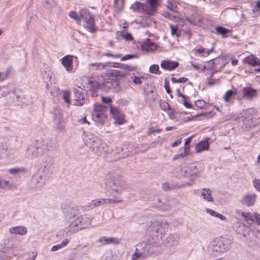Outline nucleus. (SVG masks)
<instances>
[{
    "label": "nucleus",
    "instance_id": "f257e3e1",
    "mask_svg": "<svg viewBox=\"0 0 260 260\" xmlns=\"http://www.w3.org/2000/svg\"><path fill=\"white\" fill-rule=\"evenodd\" d=\"M83 139L90 150L97 156L106 155L108 152L106 144L103 143L99 138L90 132H86L83 134Z\"/></svg>",
    "mask_w": 260,
    "mask_h": 260
},
{
    "label": "nucleus",
    "instance_id": "f03ea898",
    "mask_svg": "<svg viewBox=\"0 0 260 260\" xmlns=\"http://www.w3.org/2000/svg\"><path fill=\"white\" fill-rule=\"evenodd\" d=\"M125 187L126 185L124 181L121 180H114L111 187V194L114 196V198L93 200L91 201L93 207L95 208L104 204H114L121 202L122 200L117 197L116 196L121 194Z\"/></svg>",
    "mask_w": 260,
    "mask_h": 260
},
{
    "label": "nucleus",
    "instance_id": "7ed1b4c3",
    "mask_svg": "<svg viewBox=\"0 0 260 260\" xmlns=\"http://www.w3.org/2000/svg\"><path fill=\"white\" fill-rule=\"evenodd\" d=\"M233 243V239L231 237H219L210 243L208 251L210 255L218 256L229 251L231 248Z\"/></svg>",
    "mask_w": 260,
    "mask_h": 260
},
{
    "label": "nucleus",
    "instance_id": "20e7f679",
    "mask_svg": "<svg viewBox=\"0 0 260 260\" xmlns=\"http://www.w3.org/2000/svg\"><path fill=\"white\" fill-rule=\"evenodd\" d=\"M91 218L88 215H80L70 220V225L66 229V232L73 234L84 229L91 223Z\"/></svg>",
    "mask_w": 260,
    "mask_h": 260
},
{
    "label": "nucleus",
    "instance_id": "39448f33",
    "mask_svg": "<svg viewBox=\"0 0 260 260\" xmlns=\"http://www.w3.org/2000/svg\"><path fill=\"white\" fill-rule=\"evenodd\" d=\"M9 94H12V98L16 100L18 104L20 103L23 105H28L30 101L24 96L22 91L19 89L15 88L13 85L10 84L7 86L0 88V95L5 96Z\"/></svg>",
    "mask_w": 260,
    "mask_h": 260
},
{
    "label": "nucleus",
    "instance_id": "423d86ee",
    "mask_svg": "<svg viewBox=\"0 0 260 260\" xmlns=\"http://www.w3.org/2000/svg\"><path fill=\"white\" fill-rule=\"evenodd\" d=\"M203 168L200 165L188 164L184 166H180L178 168V175L180 177H198L203 171Z\"/></svg>",
    "mask_w": 260,
    "mask_h": 260
},
{
    "label": "nucleus",
    "instance_id": "0eeeda50",
    "mask_svg": "<svg viewBox=\"0 0 260 260\" xmlns=\"http://www.w3.org/2000/svg\"><path fill=\"white\" fill-rule=\"evenodd\" d=\"M106 107L101 104H95L92 112V119L96 125H103L105 124L107 120Z\"/></svg>",
    "mask_w": 260,
    "mask_h": 260
},
{
    "label": "nucleus",
    "instance_id": "6e6552de",
    "mask_svg": "<svg viewBox=\"0 0 260 260\" xmlns=\"http://www.w3.org/2000/svg\"><path fill=\"white\" fill-rule=\"evenodd\" d=\"M162 218V216H158L153 218L151 221L150 225L151 230L156 233V236L160 238L165 235L168 229V223Z\"/></svg>",
    "mask_w": 260,
    "mask_h": 260
},
{
    "label": "nucleus",
    "instance_id": "1a4fd4ad",
    "mask_svg": "<svg viewBox=\"0 0 260 260\" xmlns=\"http://www.w3.org/2000/svg\"><path fill=\"white\" fill-rule=\"evenodd\" d=\"M80 16L83 21V26L90 32L95 31L97 28L95 25L93 16L92 15L88 10L82 9L80 11Z\"/></svg>",
    "mask_w": 260,
    "mask_h": 260
},
{
    "label": "nucleus",
    "instance_id": "9d476101",
    "mask_svg": "<svg viewBox=\"0 0 260 260\" xmlns=\"http://www.w3.org/2000/svg\"><path fill=\"white\" fill-rule=\"evenodd\" d=\"M48 173L38 171L31 177L30 182V186L32 188L39 189L42 187L44 184L47 178Z\"/></svg>",
    "mask_w": 260,
    "mask_h": 260
},
{
    "label": "nucleus",
    "instance_id": "9b49d317",
    "mask_svg": "<svg viewBox=\"0 0 260 260\" xmlns=\"http://www.w3.org/2000/svg\"><path fill=\"white\" fill-rule=\"evenodd\" d=\"M39 156L46 154L52 148L51 142L49 140L37 141L35 143Z\"/></svg>",
    "mask_w": 260,
    "mask_h": 260
},
{
    "label": "nucleus",
    "instance_id": "f8f14e48",
    "mask_svg": "<svg viewBox=\"0 0 260 260\" xmlns=\"http://www.w3.org/2000/svg\"><path fill=\"white\" fill-rule=\"evenodd\" d=\"M161 0H146L145 13L149 16H153L157 12L160 6Z\"/></svg>",
    "mask_w": 260,
    "mask_h": 260
},
{
    "label": "nucleus",
    "instance_id": "ddd939ff",
    "mask_svg": "<svg viewBox=\"0 0 260 260\" xmlns=\"http://www.w3.org/2000/svg\"><path fill=\"white\" fill-rule=\"evenodd\" d=\"M110 113L114 119V123L122 124L125 122L123 113L117 107L110 106Z\"/></svg>",
    "mask_w": 260,
    "mask_h": 260
},
{
    "label": "nucleus",
    "instance_id": "4468645a",
    "mask_svg": "<svg viewBox=\"0 0 260 260\" xmlns=\"http://www.w3.org/2000/svg\"><path fill=\"white\" fill-rule=\"evenodd\" d=\"M74 105L81 106L85 103V98L83 90L79 88H74Z\"/></svg>",
    "mask_w": 260,
    "mask_h": 260
},
{
    "label": "nucleus",
    "instance_id": "2eb2a0df",
    "mask_svg": "<svg viewBox=\"0 0 260 260\" xmlns=\"http://www.w3.org/2000/svg\"><path fill=\"white\" fill-rule=\"evenodd\" d=\"M87 84L88 87H89L90 90H93L99 88L104 89V86L108 89H110L112 87V84L108 81L100 83L95 81L89 80Z\"/></svg>",
    "mask_w": 260,
    "mask_h": 260
},
{
    "label": "nucleus",
    "instance_id": "dca6fc26",
    "mask_svg": "<svg viewBox=\"0 0 260 260\" xmlns=\"http://www.w3.org/2000/svg\"><path fill=\"white\" fill-rule=\"evenodd\" d=\"M73 55H68L61 59V64L68 72L72 73L73 72Z\"/></svg>",
    "mask_w": 260,
    "mask_h": 260
},
{
    "label": "nucleus",
    "instance_id": "f3484780",
    "mask_svg": "<svg viewBox=\"0 0 260 260\" xmlns=\"http://www.w3.org/2000/svg\"><path fill=\"white\" fill-rule=\"evenodd\" d=\"M63 213L68 218V220L74 219L79 214V209L77 206L70 207L68 209H62Z\"/></svg>",
    "mask_w": 260,
    "mask_h": 260
},
{
    "label": "nucleus",
    "instance_id": "a211bd4d",
    "mask_svg": "<svg viewBox=\"0 0 260 260\" xmlns=\"http://www.w3.org/2000/svg\"><path fill=\"white\" fill-rule=\"evenodd\" d=\"M256 197L255 193L246 194L242 198L241 202L244 205L251 206L254 204Z\"/></svg>",
    "mask_w": 260,
    "mask_h": 260
},
{
    "label": "nucleus",
    "instance_id": "6ab92c4d",
    "mask_svg": "<svg viewBox=\"0 0 260 260\" xmlns=\"http://www.w3.org/2000/svg\"><path fill=\"white\" fill-rule=\"evenodd\" d=\"M179 66V63L176 61H173L170 60H164L160 63V67L167 70L172 71L176 69Z\"/></svg>",
    "mask_w": 260,
    "mask_h": 260
},
{
    "label": "nucleus",
    "instance_id": "aec40b11",
    "mask_svg": "<svg viewBox=\"0 0 260 260\" xmlns=\"http://www.w3.org/2000/svg\"><path fill=\"white\" fill-rule=\"evenodd\" d=\"M242 93L247 99H251L256 96L257 91L251 87H245L242 88Z\"/></svg>",
    "mask_w": 260,
    "mask_h": 260
},
{
    "label": "nucleus",
    "instance_id": "412c9836",
    "mask_svg": "<svg viewBox=\"0 0 260 260\" xmlns=\"http://www.w3.org/2000/svg\"><path fill=\"white\" fill-rule=\"evenodd\" d=\"M110 62H95L89 63L88 66L90 71L103 70L109 67Z\"/></svg>",
    "mask_w": 260,
    "mask_h": 260
},
{
    "label": "nucleus",
    "instance_id": "4be33fe9",
    "mask_svg": "<svg viewBox=\"0 0 260 260\" xmlns=\"http://www.w3.org/2000/svg\"><path fill=\"white\" fill-rule=\"evenodd\" d=\"M179 240V236L178 234H170L166 238L167 244L169 247L176 246L178 244Z\"/></svg>",
    "mask_w": 260,
    "mask_h": 260
},
{
    "label": "nucleus",
    "instance_id": "5701e85b",
    "mask_svg": "<svg viewBox=\"0 0 260 260\" xmlns=\"http://www.w3.org/2000/svg\"><path fill=\"white\" fill-rule=\"evenodd\" d=\"M25 156L28 158H33L39 157L37 148L35 146V144L28 146L26 151Z\"/></svg>",
    "mask_w": 260,
    "mask_h": 260
},
{
    "label": "nucleus",
    "instance_id": "b1692460",
    "mask_svg": "<svg viewBox=\"0 0 260 260\" xmlns=\"http://www.w3.org/2000/svg\"><path fill=\"white\" fill-rule=\"evenodd\" d=\"M212 191L209 188H204L201 191V196L203 199L208 202H212L214 199L212 196Z\"/></svg>",
    "mask_w": 260,
    "mask_h": 260
},
{
    "label": "nucleus",
    "instance_id": "393cba45",
    "mask_svg": "<svg viewBox=\"0 0 260 260\" xmlns=\"http://www.w3.org/2000/svg\"><path fill=\"white\" fill-rule=\"evenodd\" d=\"M209 144L207 140L200 141L196 146V151L197 153H200L202 151L209 149Z\"/></svg>",
    "mask_w": 260,
    "mask_h": 260
},
{
    "label": "nucleus",
    "instance_id": "a878e982",
    "mask_svg": "<svg viewBox=\"0 0 260 260\" xmlns=\"http://www.w3.org/2000/svg\"><path fill=\"white\" fill-rule=\"evenodd\" d=\"M99 242L103 244V245L109 244H118L119 240L117 238L102 237L98 240Z\"/></svg>",
    "mask_w": 260,
    "mask_h": 260
},
{
    "label": "nucleus",
    "instance_id": "bb28decb",
    "mask_svg": "<svg viewBox=\"0 0 260 260\" xmlns=\"http://www.w3.org/2000/svg\"><path fill=\"white\" fill-rule=\"evenodd\" d=\"M9 232L13 234H15L20 235H24L27 233V229L23 226H16L10 228Z\"/></svg>",
    "mask_w": 260,
    "mask_h": 260
},
{
    "label": "nucleus",
    "instance_id": "cd10ccee",
    "mask_svg": "<svg viewBox=\"0 0 260 260\" xmlns=\"http://www.w3.org/2000/svg\"><path fill=\"white\" fill-rule=\"evenodd\" d=\"M145 3L136 1L131 6V9L134 12H144L145 13Z\"/></svg>",
    "mask_w": 260,
    "mask_h": 260
},
{
    "label": "nucleus",
    "instance_id": "c85d7f7f",
    "mask_svg": "<svg viewBox=\"0 0 260 260\" xmlns=\"http://www.w3.org/2000/svg\"><path fill=\"white\" fill-rule=\"evenodd\" d=\"M244 62L253 66L260 65V60L253 55L245 58Z\"/></svg>",
    "mask_w": 260,
    "mask_h": 260
},
{
    "label": "nucleus",
    "instance_id": "c756f323",
    "mask_svg": "<svg viewBox=\"0 0 260 260\" xmlns=\"http://www.w3.org/2000/svg\"><path fill=\"white\" fill-rule=\"evenodd\" d=\"M216 31L218 35H221L224 38H228L232 31L231 30L220 26L216 27Z\"/></svg>",
    "mask_w": 260,
    "mask_h": 260
},
{
    "label": "nucleus",
    "instance_id": "7c9ffc66",
    "mask_svg": "<svg viewBox=\"0 0 260 260\" xmlns=\"http://www.w3.org/2000/svg\"><path fill=\"white\" fill-rule=\"evenodd\" d=\"M163 15L168 19L173 20L176 22H180L181 21V18L179 16L178 14L176 15H172L171 13L168 12H164Z\"/></svg>",
    "mask_w": 260,
    "mask_h": 260
},
{
    "label": "nucleus",
    "instance_id": "2f4dec72",
    "mask_svg": "<svg viewBox=\"0 0 260 260\" xmlns=\"http://www.w3.org/2000/svg\"><path fill=\"white\" fill-rule=\"evenodd\" d=\"M243 122V127L247 130H249L252 127H254L255 123L254 121V118L252 119H242Z\"/></svg>",
    "mask_w": 260,
    "mask_h": 260
},
{
    "label": "nucleus",
    "instance_id": "473e14b6",
    "mask_svg": "<svg viewBox=\"0 0 260 260\" xmlns=\"http://www.w3.org/2000/svg\"><path fill=\"white\" fill-rule=\"evenodd\" d=\"M41 158L42 161V165L44 166L45 169L48 170L51 165V160L50 156L45 154V155L42 156Z\"/></svg>",
    "mask_w": 260,
    "mask_h": 260
},
{
    "label": "nucleus",
    "instance_id": "72a5a7b5",
    "mask_svg": "<svg viewBox=\"0 0 260 260\" xmlns=\"http://www.w3.org/2000/svg\"><path fill=\"white\" fill-rule=\"evenodd\" d=\"M256 110L254 109H248L243 112L242 119H252L253 116L255 114Z\"/></svg>",
    "mask_w": 260,
    "mask_h": 260
},
{
    "label": "nucleus",
    "instance_id": "f704fd0d",
    "mask_svg": "<svg viewBox=\"0 0 260 260\" xmlns=\"http://www.w3.org/2000/svg\"><path fill=\"white\" fill-rule=\"evenodd\" d=\"M8 172L14 176H18L21 173L26 172L24 167L13 168L8 170Z\"/></svg>",
    "mask_w": 260,
    "mask_h": 260
},
{
    "label": "nucleus",
    "instance_id": "c9c22d12",
    "mask_svg": "<svg viewBox=\"0 0 260 260\" xmlns=\"http://www.w3.org/2000/svg\"><path fill=\"white\" fill-rule=\"evenodd\" d=\"M166 7L168 10L178 14V7L175 2H173L171 1H167L166 2Z\"/></svg>",
    "mask_w": 260,
    "mask_h": 260
},
{
    "label": "nucleus",
    "instance_id": "e433bc0d",
    "mask_svg": "<svg viewBox=\"0 0 260 260\" xmlns=\"http://www.w3.org/2000/svg\"><path fill=\"white\" fill-rule=\"evenodd\" d=\"M206 211L207 213L209 214L211 216L213 217H216L221 220H225L226 219V217L222 215V214L216 212L214 210L211 209L210 208H206Z\"/></svg>",
    "mask_w": 260,
    "mask_h": 260
},
{
    "label": "nucleus",
    "instance_id": "4c0bfd02",
    "mask_svg": "<svg viewBox=\"0 0 260 260\" xmlns=\"http://www.w3.org/2000/svg\"><path fill=\"white\" fill-rule=\"evenodd\" d=\"M69 240L68 239H64L61 243L54 245L52 247L51 249V251H55L64 247L68 243Z\"/></svg>",
    "mask_w": 260,
    "mask_h": 260
},
{
    "label": "nucleus",
    "instance_id": "58836bf2",
    "mask_svg": "<svg viewBox=\"0 0 260 260\" xmlns=\"http://www.w3.org/2000/svg\"><path fill=\"white\" fill-rule=\"evenodd\" d=\"M178 96H180L182 98V100L180 102L182 103L183 105L187 108H191L192 105L188 102L189 98L186 96L185 95L179 92Z\"/></svg>",
    "mask_w": 260,
    "mask_h": 260
},
{
    "label": "nucleus",
    "instance_id": "ea45409f",
    "mask_svg": "<svg viewBox=\"0 0 260 260\" xmlns=\"http://www.w3.org/2000/svg\"><path fill=\"white\" fill-rule=\"evenodd\" d=\"M145 254L141 250L136 248L135 253L132 255L131 260H138L140 258L144 257Z\"/></svg>",
    "mask_w": 260,
    "mask_h": 260
},
{
    "label": "nucleus",
    "instance_id": "a19ab883",
    "mask_svg": "<svg viewBox=\"0 0 260 260\" xmlns=\"http://www.w3.org/2000/svg\"><path fill=\"white\" fill-rule=\"evenodd\" d=\"M117 34H119V36L126 41H132L134 39L132 35L129 32L119 31Z\"/></svg>",
    "mask_w": 260,
    "mask_h": 260
},
{
    "label": "nucleus",
    "instance_id": "79ce46f5",
    "mask_svg": "<svg viewBox=\"0 0 260 260\" xmlns=\"http://www.w3.org/2000/svg\"><path fill=\"white\" fill-rule=\"evenodd\" d=\"M241 215L244 218L246 221L250 220L254 222L255 221L254 219V214H252L251 213L243 212H242Z\"/></svg>",
    "mask_w": 260,
    "mask_h": 260
},
{
    "label": "nucleus",
    "instance_id": "37998d69",
    "mask_svg": "<svg viewBox=\"0 0 260 260\" xmlns=\"http://www.w3.org/2000/svg\"><path fill=\"white\" fill-rule=\"evenodd\" d=\"M69 16L70 17L77 21L78 23L80 22L81 21L82 18L80 13L79 14H78L74 11H71L69 14Z\"/></svg>",
    "mask_w": 260,
    "mask_h": 260
},
{
    "label": "nucleus",
    "instance_id": "c03bdc74",
    "mask_svg": "<svg viewBox=\"0 0 260 260\" xmlns=\"http://www.w3.org/2000/svg\"><path fill=\"white\" fill-rule=\"evenodd\" d=\"M58 118L59 119L55 120L56 126L59 131L63 130L64 128V122L59 115Z\"/></svg>",
    "mask_w": 260,
    "mask_h": 260
},
{
    "label": "nucleus",
    "instance_id": "a18cd8bd",
    "mask_svg": "<svg viewBox=\"0 0 260 260\" xmlns=\"http://www.w3.org/2000/svg\"><path fill=\"white\" fill-rule=\"evenodd\" d=\"M171 28V34L172 36L179 37L180 32L178 30V26L177 25H170Z\"/></svg>",
    "mask_w": 260,
    "mask_h": 260
},
{
    "label": "nucleus",
    "instance_id": "49530a36",
    "mask_svg": "<svg viewBox=\"0 0 260 260\" xmlns=\"http://www.w3.org/2000/svg\"><path fill=\"white\" fill-rule=\"evenodd\" d=\"M149 71L150 73L152 74H155L157 75H160L161 72L159 70V66L157 64H152L149 67Z\"/></svg>",
    "mask_w": 260,
    "mask_h": 260
},
{
    "label": "nucleus",
    "instance_id": "de8ad7c7",
    "mask_svg": "<svg viewBox=\"0 0 260 260\" xmlns=\"http://www.w3.org/2000/svg\"><path fill=\"white\" fill-rule=\"evenodd\" d=\"M123 151V148L119 147L115 150V153H116V158L120 159L121 158L125 157L128 155V154L125 153V152H120Z\"/></svg>",
    "mask_w": 260,
    "mask_h": 260
},
{
    "label": "nucleus",
    "instance_id": "09e8293b",
    "mask_svg": "<svg viewBox=\"0 0 260 260\" xmlns=\"http://www.w3.org/2000/svg\"><path fill=\"white\" fill-rule=\"evenodd\" d=\"M12 184L10 183L9 181H6L0 178V188L6 189L12 186Z\"/></svg>",
    "mask_w": 260,
    "mask_h": 260
},
{
    "label": "nucleus",
    "instance_id": "8fccbe9b",
    "mask_svg": "<svg viewBox=\"0 0 260 260\" xmlns=\"http://www.w3.org/2000/svg\"><path fill=\"white\" fill-rule=\"evenodd\" d=\"M159 106L161 109L165 111H167L168 110H171L170 105L165 101H160L159 102Z\"/></svg>",
    "mask_w": 260,
    "mask_h": 260
},
{
    "label": "nucleus",
    "instance_id": "3c124183",
    "mask_svg": "<svg viewBox=\"0 0 260 260\" xmlns=\"http://www.w3.org/2000/svg\"><path fill=\"white\" fill-rule=\"evenodd\" d=\"M44 5L47 9H52L56 6V3L54 0H43Z\"/></svg>",
    "mask_w": 260,
    "mask_h": 260
},
{
    "label": "nucleus",
    "instance_id": "603ef678",
    "mask_svg": "<svg viewBox=\"0 0 260 260\" xmlns=\"http://www.w3.org/2000/svg\"><path fill=\"white\" fill-rule=\"evenodd\" d=\"M235 92L232 90H229L226 92L223 96L224 101L226 102H230L231 99L232 98Z\"/></svg>",
    "mask_w": 260,
    "mask_h": 260
},
{
    "label": "nucleus",
    "instance_id": "864d4df0",
    "mask_svg": "<svg viewBox=\"0 0 260 260\" xmlns=\"http://www.w3.org/2000/svg\"><path fill=\"white\" fill-rule=\"evenodd\" d=\"M62 98L63 99L67 104H70V92L67 90L63 91L62 92Z\"/></svg>",
    "mask_w": 260,
    "mask_h": 260
},
{
    "label": "nucleus",
    "instance_id": "5fc2aeb1",
    "mask_svg": "<svg viewBox=\"0 0 260 260\" xmlns=\"http://www.w3.org/2000/svg\"><path fill=\"white\" fill-rule=\"evenodd\" d=\"M171 80L173 83H185V82H187L188 79H187V78H185V77H181V78H179L178 79L175 77H172L171 78Z\"/></svg>",
    "mask_w": 260,
    "mask_h": 260
},
{
    "label": "nucleus",
    "instance_id": "6e6d98bb",
    "mask_svg": "<svg viewBox=\"0 0 260 260\" xmlns=\"http://www.w3.org/2000/svg\"><path fill=\"white\" fill-rule=\"evenodd\" d=\"M196 106L200 109H203L206 105V102L203 100H198L195 102Z\"/></svg>",
    "mask_w": 260,
    "mask_h": 260
},
{
    "label": "nucleus",
    "instance_id": "4d7b16f0",
    "mask_svg": "<svg viewBox=\"0 0 260 260\" xmlns=\"http://www.w3.org/2000/svg\"><path fill=\"white\" fill-rule=\"evenodd\" d=\"M10 70H7L4 72L0 73V82L6 79L8 77Z\"/></svg>",
    "mask_w": 260,
    "mask_h": 260
},
{
    "label": "nucleus",
    "instance_id": "13d9d810",
    "mask_svg": "<svg viewBox=\"0 0 260 260\" xmlns=\"http://www.w3.org/2000/svg\"><path fill=\"white\" fill-rule=\"evenodd\" d=\"M54 118L55 120L59 119L58 118L59 117V115L61 117V118H62V112L60 109H54Z\"/></svg>",
    "mask_w": 260,
    "mask_h": 260
},
{
    "label": "nucleus",
    "instance_id": "bf43d9fd",
    "mask_svg": "<svg viewBox=\"0 0 260 260\" xmlns=\"http://www.w3.org/2000/svg\"><path fill=\"white\" fill-rule=\"evenodd\" d=\"M7 150L6 146L2 144L0 145V158H2L3 156L5 155Z\"/></svg>",
    "mask_w": 260,
    "mask_h": 260
},
{
    "label": "nucleus",
    "instance_id": "052dcab7",
    "mask_svg": "<svg viewBox=\"0 0 260 260\" xmlns=\"http://www.w3.org/2000/svg\"><path fill=\"white\" fill-rule=\"evenodd\" d=\"M84 211H89L94 208L92 202L88 203L87 205L81 207Z\"/></svg>",
    "mask_w": 260,
    "mask_h": 260
},
{
    "label": "nucleus",
    "instance_id": "680f3d73",
    "mask_svg": "<svg viewBox=\"0 0 260 260\" xmlns=\"http://www.w3.org/2000/svg\"><path fill=\"white\" fill-rule=\"evenodd\" d=\"M253 184L255 189L260 192V180L254 179L253 180Z\"/></svg>",
    "mask_w": 260,
    "mask_h": 260
},
{
    "label": "nucleus",
    "instance_id": "e2e57ef3",
    "mask_svg": "<svg viewBox=\"0 0 260 260\" xmlns=\"http://www.w3.org/2000/svg\"><path fill=\"white\" fill-rule=\"evenodd\" d=\"M187 155H187L186 153H185L183 151V152H181L180 154L175 155L173 157L172 160L174 161V160H176L178 159L183 158L185 157L186 156H187Z\"/></svg>",
    "mask_w": 260,
    "mask_h": 260
},
{
    "label": "nucleus",
    "instance_id": "0e129e2a",
    "mask_svg": "<svg viewBox=\"0 0 260 260\" xmlns=\"http://www.w3.org/2000/svg\"><path fill=\"white\" fill-rule=\"evenodd\" d=\"M132 79H133V82L136 84H140L142 82L141 81V78L139 76H133L132 77Z\"/></svg>",
    "mask_w": 260,
    "mask_h": 260
},
{
    "label": "nucleus",
    "instance_id": "69168bd1",
    "mask_svg": "<svg viewBox=\"0 0 260 260\" xmlns=\"http://www.w3.org/2000/svg\"><path fill=\"white\" fill-rule=\"evenodd\" d=\"M137 57V55H133V54H127L125 56H123L121 58V60L124 61L128 59H131L134 58H135Z\"/></svg>",
    "mask_w": 260,
    "mask_h": 260
},
{
    "label": "nucleus",
    "instance_id": "338daca9",
    "mask_svg": "<svg viewBox=\"0 0 260 260\" xmlns=\"http://www.w3.org/2000/svg\"><path fill=\"white\" fill-rule=\"evenodd\" d=\"M194 51V53L196 55H203V54H204V52H205V49L204 48H199V49H194L193 50Z\"/></svg>",
    "mask_w": 260,
    "mask_h": 260
},
{
    "label": "nucleus",
    "instance_id": "774afa93",
    "mask_svg": "<svg viewBox=\"0 0 260 260\" xmlns=\"http://www.w3.org/2000/svg\"><path fill=\"white\" fill-rule=\"evenodd\" d=\"M254 222L257 223L258 225H260V214L257 213H255L254 214Z\"/></svg>",
    "mask_w": 260,
    "mask_h": 260
}]
</instances>
